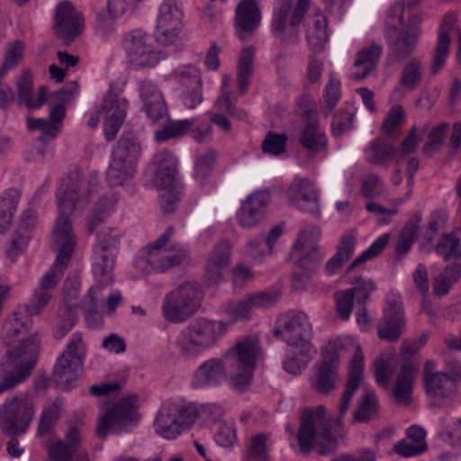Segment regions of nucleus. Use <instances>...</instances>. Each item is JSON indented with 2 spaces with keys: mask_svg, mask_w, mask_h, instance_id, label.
Here are the masks:
<instances>
[{
  "mask_svg": "<svg viewBox=\"0 0 461 461\" xmlns=\"http://www.w3.org/2000/svg\"><path fill=\"white\" fill-rule=\"evenodd\" d=\"M363 369L364 355L360 347H357L349 362L348 382L339 402V414L336 420L327 418L323 405L306 408L302 411L296 435L302 454H309L315 447L321 456H330L336 452L339 441L345 438L342 419L363 379Z\"/></svg>",
  "mask_w": 461,
  "mask_h": 461,
  "instance_id": "nucleus-1",
  "label": "nucleus"
},
{
  "mask_svg": "<svg viewBox=\"0 0 461 461\" xmlns=\"http://www.w3.org/2000/svg\"><path fill=\"white\" fill-rule=\"evenodd\" d=\"M32 326V321H23V312H15L5 324L3 343L7 349L0 364V394L27 380L36 365L40 340Z\"/></svg>",
  "mask_w": 461,
  "mask_h": 461,
  "instance_id": "nucleus-2",
  "label": "nucleus"
},
{
  "mask_svg": "<svg viewBox=\"0 0 461 461\" xmlns=\"http://www.w3.org/2000/svg\"><path fill=\"white\" fill-rule=\"evenodd\" d=\"M258 354L257 340H240L222 357H212L199 365L193 373L192 385L194 388L215 387L230 375L232 387L240 393L246 392L250 386Z\"/></svg>",
  "mask_w": 461,
  "mask_h": 461,
  "instance_id": "nucleus-3",
  "label": "nucleus"
},
{
  "mask_svg": "<svg viewBox=\"0 0 461 461\" xmlns=\"http://www.w3.org/2000/svg\"><path fill=\"white\" fill-rule=\"evenodd\" d=\"M88 182L82 171L76 167L71 169L63 178L56 192L59 216L52 230V243H71L76 246V238L69 220L77 204L85 205L90 194Z\"/></svg>",
  "mask_w": 461,
  "mask_h": 461,
  "instance_id": "nucleus-4",
  "label": "nucleus"
},
{
  "mask_svg": "<svg viewBox=\"0 0 461 461\" xmlns=\"http://www.w3.org/2000/svg\"><path fill=\"white\" fill-rule=\"evenodd\" d=\"M57 252V258L52 267L41 277L36 287L29 305L18 309L16 312H23V321H32L30 316L38 315L49 303L52 291L61 279L67 269L74 250L71 243L53 244Z\"/></svg>",
  "mask_w": 461,
  "mask_h": 461,
  "instance_id": "nucleus-5",
  "label": "nucleus"
},
{
  "mask_svg": "<svg viewBox=\"0 0 461 461\" xmlns=\"http://www.w3.org/2000/svg\"><path fill=\"white\" fill-rule=\"evenodd\" d=\"M225 331L226 326L221 321L197 318L182 330L176 345L183 357H196L213 347Z\"/></svg>",
  "mask_w": 461,
  "mask_h": 461,
  "instance_id": "nucleus-6",
  "label": "nucleus"
},
{
  "mask_svg": "<svg viewBox=\"0 0 461 461\" xmlns=\"http://www.w3.org/2000/svg\"><path fill=\"white\" fill-rule=\"evenodd\" d=\"M310 0H280L274 8L271 32L282 45L299 40L300 25L308 11Z\"/></svg>",
  "mask_w": 461,
  "mask_h": 461,
  "instance_id": "nucleus-7",
  "label": "nucleus"
},
{
  "mask_svg": "<svg viewBox=\"0 0 461 461\" xmlns=\"http://www.w3.org/2000/svg\"><path fill=\"white\" fill-rule=\"evenodd\" d=\"M34 414L32 393L25 392L8 397L0 405V429L7 436H22L29 429Z\"/></svg>",
  "mask_w": 461,
  "mask_h": 461,
  "instance_id": "nucleus-8",
  "label": "nucleus"
},
{
  "mask_svg": "<svg viewBox=\"0 0 461 461\" xmlns=\"http://www.w3.org/2000/svg\"><path fill=\"white\" fill-rule=\"evenodd\" d=\"M175 232L172 226H168L165 232L154 242L146 247L147 255L145 258H140L135 266L142 271L165 272L169 268L180 265L186 257L185 250L179 245L167 247Z\"/></svg>",
  "mask_w": 461,
  "mask_h": 461,
  "instance_id": "nucleus-9",
  "label": "nucleus"
},
{
  "mask_svg": "<svg viewBox=\"0 0 461 461\" xmlns=\"http://www.w3.org/2000/svg\"><path fill=\"white\" fill-rule=\"evenodd\" d=\"M201 300L202 293L197 285L182 284L165 295L161 306L163 316L168 322H184L197 312Z\"/></svg>",
  "mask_w": 461,
  "mask_h": 461,
  "instance_id": "nucleus-10",
  "label": "nucleus"
},
{
  "mask_svg": "<svg viewBox=\"0 0 461 461\" xmlns=\"http://www.w3.org/2000/svg\"><path fill=\"white\" fill-rule=\"evenodd\" d=\"M273 332L290 348H304L305 351H312V323L303 312L292 311L281 315Z\"/></svg>",
  "mask_w": 461,
  "mask_h": 461,
  "instance_id": "nucleus-11",
  "label": "nucleus"
},
{
  "mask_svg": "<svg viewBox=\"0 0 461 461\" xmlns=\"http://www.w3.org/2000/svg\"><path fill=\"white\" fill-rule=\"evenodd\" d=\"M321 355L322 358L315 366V373L311 378V386L319 393L328 394L337 388L340 381L338 346L335 343H328L323 348Z\"/></svg>",
  "mask_w": 461,
  "mask_h": 461,
  "instance_id": "nucleus-12",
  "label": "nucleus"
},
{
  "mask_svg": "<svg viewBox=\"0 0 461 461\" xmlns=\"http://www.w3.org/2000/svg\"><path fill=\"white\" fill-rule=\"evenodd\" d=\"M136 398V396L122 398L106 411L96 428L99 438H105L109 431L120 433L127 430L133 420Z\"/></svg>",
  "mask_w": 461,
  "mask_h": 461,
  "instance_id": "nucleus-13",
  "label": "nucleus"
},
{
  "mask_svg": "<svg viewBox=\"0 0 461 461\" xmlns=\"http://www.w3.org/2000/svg\"><path fill=\"white\" fill-rule=\"evenodd\" d=\"M321 230L317 227L304 229L301 231L299 237L294 242L291 257L300 269H306L310 272L315 270L321 264L323 256L313 240V237L318 238Z\"/></svg>",
  "mask_w": 461,
  "mask_h": 461,
  "instance_id": "nucleus-14",
  "label": "nucleus"
},
{
  "mask_svg": "<svg viewBox=\"0 0 461 461\" xmlns=\"http://www.w3.org/2000/svg\"><path fill=\"white\" fill-rule=\"evenodd\" d=\"M182 12L176 0H164L159 6L155 37L157 41L168 45L176 41L179 34Z\"/></svg>",
  "mask_w": 461,
  "mask_h": 461,
  "instance_id": "nucleus-15",
  "label": "nucleus"
},
{
  "mask_svg": "<svg viewBox=\"0 0 461 461\" xmlns=\"http://www.w3.org/2000/svg\"><path fill=\"white\" fill-rule=\"evenodd\" d=\"M147 40V36L140 31L131 32L125 37L123 47L130 62L136 67L152 68L162 58L160 52L154 50Z\"/></svg>",
  "mask_w": 461,
  "mask_h": 461,
  "instance_id": "nucleus-16",
  "label": "nucleus"
},
{
  "mask_svg": "<svg viewBox=\"0 0 461 461\" xmlns=\"http://www.w3.org/2000/svg\"><path fill=\"white\" fill-rule=\"evenodd\" d=\"M126 109L127 101L111 90L104 97L99 113L104 118V133L107 141L114 140L124 122Z\"/></svg>",
  "mask_w": 461,
  "mask_h": 461,
  "instance_id": "nucleus-17",
  "label": "nucleus"
},
{
  "mask_svg": "<svg viewBox=\"0 0 461 461\" xmlns=\"http://www.w3.org/2000/svg\"><path fill=\"white\" fill-rule=\"evenodd\" d=\"M383 320L384 326L378 329V337L389 342L398 340L405 325L402 303L400 295L395 294L387 295Z\"/></svg>",
  "mask_w": 461,
  "mask_h": 461,
  "instance_id": "nucleus-18",
  "label": "nucleus"
},
{
  "mask_svg": "<svg viewBox=\"0 0 461 461\" xmlns=\"http://www.w3.org/2000/svg\"><path fill=\"white\" fill-rule=\"evenodd\" d=\"M83 29V18L70 3L63 2L57 5L54 32L59 38L71 42L81 34Z\"/></svg>",
  "mask_w": 461,
  "mask_h": 461,
  "instance_id": "nucleus-19",
  "label": "nucleus"
},
{
  "mask_svg": "<svg viewBox=\"0 0 461 461\" xmlns=\"http://www.w3.org/2000/svg\"><path fill=\"white\" fill-rule=\"evenodd\" d=\"M289 203L298 210L320 212V203L317 190L307 178H294L285 192Z\"/></svg>",
  "mask_w": 461,
  "mask_h": 461,
  "instance_id": "nucleus-20",
  "label": "nucleus"
},
{
  "mask_svg": "<svg viewBox=\"0 0 461 461\" xmlns=\"http://www.w3.org/2000/svg\"><path fill=\"white\" fill-rule=\"evenodd\" d=\"M271 202L270 193L256 191L249 194L237 212V221L243 228H252L258 224L267 212Z\"/></svg>",
  "mask_w": 461,
  "mask_h": 461,
  "instance_id": "nucleus-21",
  "label": "nucleus"
},
{
  "mask_svg": "<svg viewBox=\"0 0 461 461\" xmlns=\"http://www.w3.org/2000/svg\"><path fill=\"white\" fill-rule=\"evenodd\" d=\"M461 377V368L456 365L452 371L425 372L423 382L429 395L438 398H447L456 391V380Z\"/></svg>",
  "mask_w": 461,
  "mask_h": 461,
  "instance_id": "nucleus-22",
  "label": "nucleus"
},
{
  "mask_svg": "<svg viewBox=\"0 0 461 461\" xmlns=\"http://www.w3.org/2000/svg\"><path fill=\"white\" fill-rule=\"evenodd\" d=\"M140 95L144 111L152 122H160L168 117L164 96L159 88L152 82L143 80L140 83Z\"/></svg>",
  "mask_w": 461,
  "mask_h": 461,
  "instance_id": "nucleus-23",
  "label": "nucleus"
},
{
  "mask_svg": "<svg viewBox=\"0 0 461 461\" xmlns=\"http://www.w3.org/2000/svg\"><path fill=\"white\" fill-rule=\"evenodd\" d=\"M261 13L254 0H243L236 8V32L241 41L249 39L260 24Z\"/></svg>",
  "mask_w": 461,
  "mask_h": 461,
  "instance_id": "nucleus-24",
  "label": "nucleus"
},
{
  "mask_svg": "<svg viewBox=\"0 0 461 461\" xmlns=\"http://www.w3.org/2000/svg\"><path fill=\"white\" fill-rule=\"evenodd\" d=\"M298 141L303 149L313 156L327 149L328 140L321 129L318 119L311 113H306V121L299 133Z\"/></svg>",
  "mask_w": 461,
  "mask_h": 461,
  "instance_id": "nucleus-25",
  "label": "nucleus"
},
{
  "mask_svg": "<svg viewBox=\"0 0 461 461\" xmlns=\"http://www.w3.org/2000/svg\"><path fill=\"white\" fill-rule=\"evenodd\" d=\"M231 245L229 240L218 242L208 255L204 276L211 284L220 282L230 264Z\"/></svg>",
  "mask_w": 461,
  "mask_h": 461,
  "instance_id": "nucleus-26",
  "label": "nucleus"
},
{
  "mask_svg": "<svg viewBox=\"0 0 461 461\" xmlns=\"http://www.w3.org/2000/svg\"><path fill=\"white\" fill-rule=\"evenodd\" d=\"M456 22V15L455 14H447L439 26L438 41L430 67V73L432 75L438 74L446 63L450 45L448 33L453 30Z\"/></svg>",
  "mask_w": 461,
  "mask_h": 461,
  "instance_id": "nucleus-27",
  "label": "nucleus"
},
{
  "mask_svg": "<svg viewBox=\"0 0 461 461\" xmlns=\"http://www.w3.org/2000/svg\"><path fill=\"white\" fill-rule=\"evenodd\" d=\"M382 53L383 46L377 42H372L358 50L353 64L354 71L351 74V77L356 81L365 79L375 69Z\"/></svg>",
  "mask_w": 461,
  "mask_h": 461,
  "instance_id": "nucleus-28",
  "label": "nucleus"
},
{
  "mask_svg": "<svg viewBox=\"0 0 461 461\" xmlns=\"http://www.w3.org/2000/svg\"><path fill=\"white\" fill-rule=\"evenodd\" d=\"M154 163L157 166L154 183L158 189L164 190L173 187L177 175L176 157L163 149L156 153Z\"/></svg>",
  "mask_w": 461,
  "mask_h": 461,
  "instance_id": "nucleus-29",
  "label": "nucleus"
},
{
  "mask_svg": "<svg viewBox=\"0 0 461 461\" xmlns=\"http://www.w3.org/2000/svg\"><path fill=\"white\" fill-rule=\"evenodd\" d=\"M37 222V213L34 210L29 208L23 212L18 230L14 234L6 255L11 259H14L21 255L31 240V235L27 232L32 229Z\"/></svg>",
  "mask_w": 461,
  "mask_h": 461,
  "instance_id": "nucleus-30",
  "label": "nucleus"
},
{
  "mask_svg": "<svg viewBox=\"0 0 461 461\" xmlns=\"http://www.w3.org/2000/svg\"><path fill=\"white\" fill-rule=\"evenodd\" d=\"M396 32L391 29L386 30L384 37L394 57L398 59H404L414 51L420 32L417 28H410L395 37Z\"/></svg>",
  "mask_w": 461,
  "mask_h": 461,
  "instance_id": "nucleus-31",
  "label": "nucleus"
},
{
  "mask_svg": "<svg viewBox=\"0 0 461 461\" xmlns=\"http://www.w3.org/2000/svg\"><path fill=\"white\" fill-rule=\"evenodd\" d=\"M419 367L412 363L404 362L393 388V396L398 404L407 406L411 402L412 385Z\"/></svg>",
  "mask_w": 461,
  "mask_h": 461,
  "instance_id": "nucleus-32",
  "label": "nucleus"
},
{
  "mask_svg": "<svg viewBox=\"0 0 461 461\" xmlns=\"http://www.w3.org/2000/svg\"><path fill=\"white\" fill-rule=\"evenodd\" d=\"M179 82L186 88L185 103L187 107L194 108L203 101L202 78L199 70L192 66L185 67L177 74Z\"/></svg>",
  "mask_w": 461,
  "mask_h": 461,
  "instance_id": "nucleus-33",
  "label": "nucleus"
},
{
  "mask_svg": "<svg viewBox=\"0 0 461 461\" xmlns=\"http://www.w3.org/2000/svg\"><path fill=\"white\" fill-rule=\"evenodd\" d=\"M16 88L18 92V104L20 105L25 104L29 109H37L42 106L46 100L48 88L45 86H41L38 90L37 98L32 95V77L30 72H23L16 81Z\"/></svg>",
  "mask_w": 461,
  "mask_h": 461,
  "instance_id": "nucleus-34",
  "label": "nucleus"
},
{
  "mask_svg": "<svg viewBox=\"0 0 461 461\" xmlns=\"http://www.w3.org/2000/svg\"><path fill=\"white\" fill-rule=\"evenodd\" d=\"M82 371L81 366H76L69 359L59 356L54 366L52 376L58 388L68 391L73 387V383L77 380Z\"/></svg>",
  "mask_w": 461,
  "mask_h": 461,
  "instance_id": "nucleus-35",
  "label": "nucleus"
},
{
  "mask_svg": "<svg viewBox=\"0 0 461 461\" xmlns=\"http://www.w3.org/2000/svg\"><path fill=\"white\" fill-rule=\"evenodd\" d=\"M80 439L79 431L76 427L70 428L66 435V441L59 440L49 447V455L53 461H70L77 452Z\"/></svg>",
  "mask_w": 461,
  "mask_h": 461,
  "instance_id": "nucleus-36",
  "label": "nucleus"
},
{
  "mask_svg": "<svg viewBox=\"0 0 461 461\" xmlns=\"http://www.w3.org/2000/svg\"><path fill=\"white\" fill-rule=\"evenodd\" d=\"M116 198L113 195H104L95 203L92 212L87 217L86 230L88 234L95 233L104 225L106 219L113 212Z\"/></svg>",
  "mask_w": 461,
  "mask_h": 461,
  "instance_id": "nucleus-37",
  "label": "nucleus"
},
{
  "mask_svg": "<svg viewBox=\"0 0 461 461\" xmlns=\"http://www.w3.org/2000/svg\"><path fill=\"white\" fill-rule=\"evenodd\" d=\"M140 155V145L131 136H122L113 150V158L125 165L135 167Z\"/></svg>",
  "mask_w": 461,
  "mask_h": 461,
  "instance_id": "nucleus-38",
  "label": "nucleus"
},
{
  "mask_svg": "<svg viewBox=\"0 0 461 461\" xmlns=\"http://www.w3.org/2000/svg\"><path fill=\"white\" fill-rule=\"evenodd\" d=\"M255 56V48L248 46L241 50L239 62H238V74L237 85L240 94L244 95L250 84L253 74V61Z\"/></svg>",
  "mask_w": 461,
  "mask_h": 461,
  "instance_id": "nucleus-39",
  "label": "nucleus"
},
{
  "mask_svg": "<svg viewBox=\"0 0 461 461\" xmlns=\"http://www.w3.org/2000/svg\"><path fill=\"white\" fill-rule=\"evenodd\" d=\"M396 148L381 138L372 141L366 149V160L373 165L382 166L393 159L396 161Z\"/></svg>",
  "mask_w": 461,
  "mask_h": 461,
  "instance_id": "nucleus-40",
  "label": "nucleus"
},
{
  "mask_svg": "<svg viewBox=\"0 0 461 461\" xmlns=\"http://www.w3.org/2000/svg\"><path fill=\"white\" fill-rule=\"evenodd\" d=\"M116 254L99 252L95 250V263L93 271L97 282L101 285H109L113 282V268Z\"/></svg>",
  "mask_w": 461,
  "mask_h": 461,
  "instance_id": "nucleus-41",
  "label": "nucleus"
},
{
  "mask_svg": "<svg viewBox=\"0 0 461 461\" xmlns=\"http://www.w3.org/2000/svg\"><path fill=\"white\" fill-rule=\"evenodd\" d=\"M96 233V242L95 250L99 252H106L116 254L120 244V239L122 237L123 232L113 227H104L101 226Z\"/></svg>",
  "mask_w": 461,
  "mask_h": 461,
  "instance_id": "nucleus-42",
  "label": "nucleus"
},
{
  "mask_svg": "<svg viewBox=\"0 0 461 461\" xmlns=\"http://www.w3.org/2000/svg\"><path fill=\"white\" fill-rule=\"evenodd\" d=\"M20 200V193L15 189L7 190L0 197V233L6 232L13 221L14 212Z\"/></svg>",
  "mask_w": 461,
  "mask_h": 461,
  "instance_id": "nucleus-43",
  "label": "nucleus"
},
{
  "mask_svg": "<svg viewBox=\"0 0 461 461\" xmlns=\"http://www.w3.org/2000/svg\"><path fill=\"white\" fill-rule=\"evenodd\" d=\"M421 63L417 59H410L404 66L398 86L395 87L394 92L399 91H413L418 87L421 81Z\"/></svg>",
  "mask_w": 461,
  "mask_h": 461,
  "instance_id": "nucleus-44",
  "label": "nucleus"
},
{
  "mask_svg": "<svg viewBox=\"0 0 461 461\" xmlns=\"http://www.w3.org/2000/svg\"><path fill=\"white\" fill-rule=\"evenodd\" d=\"M154 428L158 435L167 439L176 438L181 433L168 402L158 411Z\"/></svg>",
  "mask_w": 461,
  "mask_h": 461,
  "instance_id": "nucleus-45",
  "label": "nucleus"
},
{
  "mask_svg": "<svg viewBox=\"0 0 461 461\" xmlns=\"http://www.w3.org/2000/svg\"><path fill=\"white\" fill-rule=\"evenodd\" d=\"M328 21L323 14H316L312 18V25L309 26L306 38L315 50H321L328 41Z\"/></svg>",
  "mask_w": 461,
  "mask_h": 461,
  "instance_id": "nucleus-46",
  "label": "nucleus"
},
{
  "mask_svg": "<svg viewBox=\"0 0 461 461\" xmlns=\"http://www.w3.org/2000/svg\"><path fill=\"white\" fill-rule=\"evenodd\" d=\"M62 405V402L57 399L43 408L36 432L38 437L50 434L52 431L53 427L59 419Z\"/></svg>",
  "mask_w": 461,
  "mask_h": 461,
  "instance_id": "nucleus-47",
  "label": "nucleus"
},
{
  "mask_svg": "<svg viewBox=\"0 0 461 461\" xmlns=\"http://www.w3.org/2000/svg\"><path fill=\"white\" fill-rule=\"evenodd\" d=\"M420 221V216L416 215L414 219L405 223L396 241L394 250L396 256L402 257L410 251L416 238Z\"/></svg>",
  "mask_w": 461,
  "mask_h": 461,
  "instance_id": "nucleus-48",
  "label": "nucleus"
},
{
  "mask_svg": "<svg viewBox=\"0 0 461 461\" xmlns=\"http://www.w3.org/2000/svg\"><path fill=\"white\" fill-rule=\"evenodd\" d=\"M169 411L174 414L176 422L184 431L191 428L197 419V410L193 404H185L177 402H169Z\"/></svg>",
  "mask_w": 461,
  "mask_h": 461,
  "instance_id": "nucleus-49",
  "label": "nucleus"
},
{
  "mask_svg": "<svg viewBox=\"0 0 461 461\" xmlns=\"http://www.w3.org/2000/svg\"><path fill=\"white\" fill-rule=\"evenodd\" d=\"M60 357H65L74 363V366L83 368L86 357V346L80 333L76 332L71 335L70 341L68 343L66 349Z\"/></svg>",
  "mask_w": 461,
  "mask_h": 461,
  "instance_id": "nucleus-50",
  "label": "nucleus"
},
{
  "mask_svg": "<svg viewBox=\"0 0 461 461\" xmlns=\"http://www.w3.org/2000/svg\"><path fill=\"white\" fill-rule=\"evenodd\" d=\"M340 81L330 77L323 90L321 104V112L328 116L335 108L341 96Z\"/></svg>",
  "mask_w": 461,
  "mask_h": 461,
  "instance_id": "nucleus-51",
  "label": "nucleus"
},
{
  "mask_svg": "<svg viewBox=\"0 0 461 461\" xmlns=\"http://www.w3.org/2000/svg\"><path fill=\"white\" fill-rule=\"evenodd\" d=\"M311 360V351H305L304 348H291L284 362V368L292 375H299L303 368Z\"/></svg>",
  "mask_w": 461,
  "mask_h": 461,
  "instance_id": "nucleus-52",
  "label": "nucleus"
},
{
  "mask_svg": "<svg viewBox=\"0 0 461 461\" xmlns=\"http://www.w3.org/2000/svg\"><path fill=\"white\" fill-rule=\"evenodd\" d=\"M133 166L125 165L113 158L106 173L109 185L112 186L122 185L132 176Z\"/></svg>",
  "mask_w": 461,
  "mask_h": 461,
  "instance_id": "nucleus-53",
  "label": "nucleus"
},
{
  "mask_svg": "<svg viewBox=\"0 0 461 461\" xmlns=\"http://www.w3.org/2000/svg\"><path fill=\"white\" fill-rule=\"evenodd\" d=\"M77 307V303H68V305H62L59 309V321L58 322L57 330H56V338L60 339L63 338L75 325L77 321V312L76 309Z\"/></svg>",
  "mask_w": 461,
  "mask_h": 461,
  "instance_id": "nucleus-54",
  "label": "nucleus"
},
{
  "mask_svg": "<svg viewBox=\"0 0 461 461\" xmlns=\"http://www.w3.org/2000/svg\"><path fill=\"white\" fill-rule=\"evenodd\" d=\"M405 113L400 105H393L386 114L381 126V132L386 137H393L402 126Z\"/></svg>",
  "mask_w": 461,
  "mask_h": 461,
  "instance_id": "nucleus-55",
  "label": "nucleus"
},
{
  "mask_svg": "<svg viewBox=\"0 0 461 461\" xmlns=\"http://www.w3.org/2000/svg\"><path fill=\"white\" fill-rule=\"evenodd\" d=\"M194 125V121L185 119L170 122L163 129L156 131L155 139L158 141H165L172 138L185 135Z\"/></svg>",
  "mask_w": 461,
  "mask_h": 461,
  "instance_id": "nucleus-56",
  "label": "nucleus"
},
{
  "mask_svg": "<svg viewBox=\"0 0 461 461\" xmlns=\"http://www.w3.org/2000/svg\"><path fill=\"white\" fill-rule=\"evenodd\" d=\"M377 399L373 392H367L358 403L354 412V418L357 421L366 422L374 417L377 412Z\"/></svg>",
  "mask_w": 461,
  "mask_h": 461,
  "instance_id": "nucleus-57",
  "label": "nucleus"
},
{
  "mask_svg": "<svg viewBox=\"0 0 461 461\" xmlns=\"http://www.w3.org/2000/svg\"><path fill=\"white\" fill-rule=\"evenodd\" d=\"M350 283L354 285L347 289L354 294V299L359 304H365L369 299L370 294L375 291L376 285L371 279H364L361 276L352 277Z\"/></svg>",
  "mask_w": 461,
  "mask_h": 461,
  "instance_id": "nucleus-58",
  "label": "nucleus"
},
{
  "mask_svg": "<svg viewBox=\"0 0 461 461\" xmlns=\"http://www.w3.org/2000/svg\"><path fill=\"white\" fill-rule=\"evenodd\" d=\"M100 290L98 285H95L91 287L86 296L84 305L87 309V312L86 314V321L90 328H98L102 325L103 321L102 317L98 314L97 312V300L95 297V294H96Z\"/></svg>",
  "mask_w": 461,
  "mask_h": 461,
  "instance_id": "nucleus-59",
  "label": "nucleus"
},
{
  "mask_svg": "<svg viewBox=\"0 0 461 461\" xmlns=\"http://www.w3.org/2000/svg\"><path fill=\"white\" fill-rule=\"evenodd\" d=\"M390 235L385 233L379 238H377L369 248H367L365 251L361 253L357 258H355L350 266L348 267V272L351 271L354 267L359 266L360 264L372 259L373 258L379 255L389 241Z\"/></svg>",
  "mask_w": 461,
  "mask_h": 461,
  "instance_id": "nucleus-60",
  "label": "nucleus"
},
{
  "mask_svg": "<svg viewBox=\"0 0 461 461\" xmlns=\"http://www.w3.org/2000/svg\"><path fill=\"white\" fill-rule=\"evenodd\" d=\"M448 127V123L441 122L429 131L428 140L422 147V153L425 156H432V154L443 144Z\"/></svg>",
  "mask_w": 461,
  "mask_h": 461,
  "instance_id": "nucleus-61",
  "label": "nucleus"
},
{
  "mask_svg": "<svg viewBox=\"0 0 461 461\" xmlns=\"http://www.w3.org/2000/svg\"><path fill=\"white\" fill-rule=\"evenodd\" d=\"M353 109L340 108L333 116L331 122V131L334 136H341L349 131L353 124L354 119Z\"/></svg>",
  "mask_w": 461,
  "mask_h": 461,
  "instance_id": "nucleus-62",
  "label": "nucleus"
},
{
  "mask_svg": "<svg viewBox=\"0 0 461 461\" xmlns=\"http://www.w3.org/2000/svg\"><path fill=\"white\" fill-rule=\"evenodd\" d=\"M24 45L22 41H14L5 51L4 62L0 68V76L15 68L23 59Z\"/></svg>",
  "mask_w": 461,
  "mask_h": 461,
  "instance_id": "nucleus-63",
  "label": "nucleus"
},
{
  "mask_svg": "<svg viewBox=\"0 0 461 461\" xmlns=\"http://www.w3.org/2000/svg\"><path fill=\"white\" fill-rule=\"evenodd\" d=\"M216 153L213 150H207L203 154L198 156L195 162L194 177L201 185L209 176L213 168Z\"/></svg>",
  "mask_w": 461,
  "mask_h": 461,
  "instance_id": "nucleus-64",
  "label": "nucleus"
}]
</instances>
